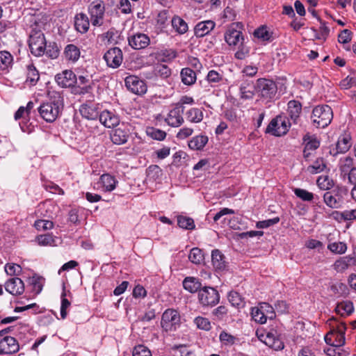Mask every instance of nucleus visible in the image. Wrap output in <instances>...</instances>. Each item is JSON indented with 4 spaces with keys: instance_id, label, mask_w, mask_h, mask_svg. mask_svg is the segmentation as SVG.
<instances>
[{
    "instance_id": "obj_19",
    "label": "nucleus",
    "mask_w": 356,
    "mask_h": 356,
    "mask_svg": "<svg viewBox=\"0 0 356 356\" xmlns=\"http://www.w3.org/2000/svg\"><path fill=\"white\" fill-rule=\"evenodd\" d=\"M216 23L212 20L200 22L196 24L194 33L196 37L202 38L209 34L215 27Z\"/></svg>"
},
{
    "instance_id": "obj_27",
    "label": "nucleus",
    "mask_w": 356,
    "mask_h": 356,
    "mask_svg": "<svg viewBox=\"0 0 356 356\" xmlns=\"http://www.w3.org/2000/svg\"><path fill=\"white\" fill-rule=\"evenodd\" d=\"M264 306H261V309L259 308H253L252 310V318L256 321L261 324L265 323L266 322L267 317L264 314V313L261 311L262 309L265 307L269 308L270 309L271 316H270V318H273L274 312H273V308L270 306L267 303H264Z\"/></svg>"
},
{
    "instance_id": "obj_2",
    "label": "nucleus",
    "mask_w": 356,
    "mask_h": 356,
    "mask_svg": "<svg viewBox=\"0 0 356 356\" xmlns=\"http://www.w3.org/2000/svg\"><path fill=\"white\" fill-rule=\"evenodd\" d=\"M333 112L328 105H318L315 106L311 115L312 124L316 128H325L332 122Z\"/></svg>"
},
{
    "instance_id": "obj_31",
    "label": "nucleus",
    "mask_w": 356,
    "mask_h": 356,
    "mask_svg": "<svg viewBox=\"0 0 356 356\" xmlns=\"http://www.w3.org/2000/svg\"><path fill=\"white\" fill-rule=\"evenodd\" d=\"M176 57L177 52L172 49H162L156 53V58L159 62H170Z\"/></svg>"
},
{
    "instance_id": "obj_13",
    "label": "nucleus",
    "mask_w": 356,
    "mask_h": 356,
    "mask_svg": "<svg viewBox=\"0 0 356 356\" xmlns=\"http://www.w3.org/2000/svg\"><path fill=\"white\" fill-rule=\"evenodd\" d=\"M56 81L62 88H70L76 83V76L72 70H65L55 76Z\"/></svg>"
},
{
    "instance_id": "obj_53",
    "label": "nucleus",
    "mask_w": 356,
    "mask_h": 356,
    "mask_svg": "<svg viewBox=\"0 0 356 356\" xmlns=\"http://www.w3.org/2000/svg\"><path fill=\"white\" fill-rule=\"evenodd\" d=\"M5 271L7 275L10 276L19 275L22 273V269L19 265L15 264H7L5 266Z\"/></svg>"
},
{
    "instance_id": "obj_64",
    "label": "nucleus",
    "mask_w": 356,
    "mask_h": 356,
    "mask_svg": "<svg viewBox=\"0 0 356 356\" xmlns=\"http://www.w3.org/2000/svg\"><path fill=\"white\" fill-rule=\"evenodd\" d=\"M132 294L135 298H145L147 295V291L143 286L138 284L134 287Z\"/></svg>"
},
{
    "instance_id": "obj_12",
    "label": "nucleus",
    "mask_w": 356,
    "mask_h": 356,
    "mask_svg": "<svg viewBox=\"0 0 356 356\" xmlns=\"http://www.w3.org/2000/svg\"><path fill=\"white\" fill-rule=\"evenodd\" d=\"M351 146L350 137L348 135L340 136L334 147L330 148L329 154L333 156L348 152Z\"/></svg>"
},
{
    "instance_id": "obj_17",
    "label": "nucleus",
    "mask_w": 356,
    "mask_h": 356,
    "mask_svg": "<svg viewBox=\"0 0 356 356\" xmlns=\"http://www.w3.org/2000/svg\"><path fill=\"white\" fill-rule=\"evenodd\" d=\"M225 40L229 45L236 46L243 44L244 39L241 31L231 27L226 31Z\"/></svg>"
},
{
    "instance_id": "obj_3",
    "label": "nucleus",
    "mask_w": 356,
    "mask_h": 356,
    "mask_svg": "<svg viewBox=\"0 0 356 356\" xmlns=\"http://www.w3.org/2000/svg\"><path fill=\"white\" fill-rule=\"evenodd\" d=\"M29 46L31 54L35 56H41L44 54L47 41L41 30L36 29L31 30L29 35Z\"/></svg>"
},
{
    "instance_id": "obj_56",
    "label": "nucleus",
    "mask_w": 356,
    "mask_h": 356,
    "mask_svg": "<svg viewBox=\"0 0 356 356\" xmlns=\"http://www.w3.org/2000/svg\"><path fill=\"white\" fill-rule=\"evenodd\" d=\"M46 54L51 58H56L59 55V49L55 42L49 43L47 45L45 52Z\"/></svg>"
},
{
    "instance_id": "obj_1",
    "label": "nucleus",
    "mask_w": 356,
    "mask_h": 356,
    "mask_svg": "<svg viewBox=\"0 0 356 356\" xmlns=\"http://www.w3.org/2000/svg\"><path fill=\"white\" fill-rule=\"evenodd\" d=\"M49 101L42 103L38 108L40 117L47 122H54L63 106V97L56 91L49 92Z\"/></svg>"
},
{
    "instance_id": "obj_51",
    "label": "nucleus",
    "mask_w": 356,
    "mask_h": 356,
    "mask_svg": "<svg viewBox=\"0 0 356 356\" xmlns=\"http://www.w3.org/2000/svg\"><path fill=\"white\" fill-rule=\"evenodd\" d=\"M155 74L163 79L168 78L171 74L170 69L165 65H157L154 67Z\"/></svg>"
},
{
    "instance_id": "obj_42",
    "label": "nucleus",
    "mask_w": 356,
    "mask_h": 356,
    "mask_svg": "<svg viewBox=\"0 0 356 356\" xmlns=\"http://www.w3.org/2000/svg\"><path fill=\"white\" fill-rule=\"evenodd\" d=\"M188 259L193 264H201L204 260L202 251L198 248H193L190 252Z\"/></svg>"
},
{
    "instance_id": "obj_57",
    "label": "nucleus",
    "mask_w": 356,
    "mask_h": 356,
    "mask_svg": "<svg viewBox=\"0 0 356 356\" xmlns=\"http://www.w3.org/2000/svg\"><path fill=\"white\" fill-rule=\"evenodd\" d=\"M133 356H152V353L147 347L138 345L134 348Z\"/></svg>"
},
{
    "instance_id": "obj_61",
    "label": "nucleus",
    "mask_w": 356,
    "mask_h": 356,
    "mask_svg": "<svg viewBox=\"0 0 356 356\" xmlns=\"http://www.w3.org/2000/svg\"><path fill=\"white\" fill-rule=\"evenodd\" d=\"M280 221V218L276 217L272 219H268L266 220L259 221L257 222V228H267L272 225L277 224Z\"/></svg>"
},
{
    "instance_id": "obj_24",
    "label": "nucleus",
    "mask_w": 356,
    "mask_h": 356,
    "mask_svg": "<svg viewBox=\"0 0 356 356\" xmlns=\"http://www.w3.org/2000/svg\"><path fill=\"white\" fill-rule=\"evenodd\" d=\"M129 131L119 127L115 129L111 135V140L116 145H122L127 143L129 138Z\"/></svg>"
},
{
    "instance_id": "obj_59",
    "label": "nucleus",
    "mask_w": 356,
    "mask_h": 356,
    "mask_svg": "<svg viewBox=\"0 0 356 356\" xmlns=\"http://www.w3.org/2000/svg\"><path fill=\"white\" fill-rule=\"evenodd\" d=\"M353 33L348 29H343L338 35L340 43L346 44L351 41Z\"/></svg>"
},
{
    "instance_id": "obj_58",
    "label": "nucleus",
    "mask_w": 356,
    "mask_h": 356,
    "mask_svg": "<svg viewBox=\"0 0 356 356\" xmlns=\"http://www.w3.org/2000/svg\"><path fill=\"white\" fill-rule=\"evenodd\" d=\"M65 292L63 291L61 294V306H60V316L63 319L67 316V308L70 306V302L65 298Z\"/></svg>"
},
{
    "instance_id": "obj_50",
    "label": "nucleus",
    "mask_w": 356,
    "mask_h": 356,
    "mask_svg": "<svg viewBox=\"0 0 356 356\" xmlns=\"http://www.w3.org/2000/svg\"><path fill=\"white\" fill-rule=\"evenodd\" d=\"M317 185L322 190H328L333 186V182L328 176H321L317 179Z\"/></svg>"
},
{
    "instance_id": "obj_62",
    "label": "nucleus",
    "mask_w": 356,
    "mask_h": 356,
    "mask_svg": "<svg viewBox=\"0 0 356 356\" xmlns=\"http://www.w3.org/2000/svg\"><path fill=\"white\" fill-rule=\"evenodd\" d=\"M35 226L37 229H42L44 230L51 229L54 227V223L50 220H38L35 221Z\"/></svg>"
},
{
    "instance_id": "obj_10",
    "label": "nucleus",
    "mask_w": 356,
    "mask_h": 356,
    "mask_svg": "<svg viewBox=\"0 0 356 356\" xmlns=\"http://www.w3.org/2000/svg\"><path fill=\"white\" fill-rule=\"evenodd\" d=\"M124 82L127 88L134 94L142 95L147 91L145 83L138 76H129L125 79Z\"/></svg>"
},
{
    "instance_id": "obj_7",
    "label": "nucleus",
    "mask_w": 356,
    "mask_h": 356,
    "mask_svg": "<svg viewBox=\"0 0 356 356\" xmlns=\"http://www.w3.org/2000/svg\"><path fill=\"white\" fill-rule=\"evenodd\" d=\"M161 324L166 332L175 330L180 324L179 313L173 309H166L162 315Z\"/></svg>"
},
{
    "instance_id": "obj_48",
    "label": "nucleus",
    "mask_w": 356,
    "mask_h": 356,
    "mask_svg": "<svg viewBox=\"0 0 356 356\" xmlns=\"http://www.w3.org/2000/svg\"><path fill=\"white\" fill-rule=\"evenodd\" d=\"M327 248L332 252L343 254L346 251V244L343 242H334L330 243Z\"/></svg>"
},
{
    "instance_id": "obj_41",
    "label": "nucleus",
    "mask_w": 356,
    "mask_h": 356,
    "mask_svg": "<svg viewBox=\"0 0 356 356\" xmlns=\"http://www.w3.org/2000/svg\"><path fill=\"white\" fill-rule=\"evenodd\" d=\"M146 134L152 139L157 140H163L166 137V133L164 131L154 127H147Z\"/></svg>"
},
{
    "instance_id": "obj_32",
    "label": "nucleus",
    "mask_w": 356,
    "mask_h": 356,
    "mask_svg": "<svg viewBox=\"0 0 356 356\" xmlns=\"http://www.w3.org/2000/svg\"><path fill=\"white\" fill-rule=\"evenodd\" d=\"M208 137L199 135L193 137L188 143V147L193 150H201L208 143Z\"/></svg>"
},
{
    "instance_id": "obj_4",
    "label": "nucleus",
    "mask_w": 356,
    "mask_h": 356,
    "mask_svg": "<svg viewBox=\"0 0 356 356\" xmlns=\"http://www.w3.org/2000/svg\"><path fill=\"white\" fill-rule=\"evenodd\" d=\"M346 329V325L343 322L333 326L325 336V341L332 346L342 347L346 342L345 333Z\"/></svg>"
},
{
    "instance_id": "obj_37",
    "label": "nucleus",
    "mask_w": 356,
    "mask_h": 356,
    "mask_svg": "<svg viewBox=\"0 0 356 356\" xmlns=\"http://www.w3.org/2000/svg\"><path fill=\"white\" fill-rule=\"evenodd\" d=\"M177 225L179 227L188 230H193L195 227L192 218L181 215L177 216Z\"/></svg>"
},
{
    "instance_id": "obj_25",
    "label": "nucleus",
    "mask_w": 356,
    "mask_h": 356,
    "mask_svg": "<svg viewBox=\"0 0 356 356\" xmlns=\"http://www.w3.org/2000/svg\"><path fill=\"white\" fill-rule=\"evenodd\" d=\"M211 261L216 270H222L226 267L225 256L219 250H214L211 253Z\"/></svg>"
},
{
    "instance_id": "obj_38",
    "label": "nucleus",
    "mask_w": 356,
    "mask_h": 356,
    "mask_svg": "<svg viewBox=\"0 0 356 356\" xmlns=\"http://www.w3.org/2000/svg\"><path fill=\"white\" fill-rule=\"evenodd\" d=\"M13 58L10 52L0 51V70H6L11 65Z\"/></svg>"
},
{
    "instance_id": "obj_43",
    "label": "nucleus",
    "mask_w": 356,
    "mask_h": 356,
    "mask_svg": "<svg viewBox=\"0 0 356 356\" xmlns=\"http://www.w3.org/2000/svg\"><path fill=\"white\" fill-rule=\"evenodd\" d=\"M294 194L305 202H311L314 199V194L308 191L300 188L293 189Z\"/></svg>"
},
{
    "instance_id": "obj_21",
    "label": "nucleus",
    "mask_w": 356,
    "mask_h": 356,
    "mask_svg": "<svg viewBox=\"0 0 356 356\" xmlns=\"http://www.w3.org/2000/svg\"><path fill=\"white\" fill-rule=\"evenodd\" d=\"M90 22L88 16L80 13L76 15L74 17V26L77 31L81 33H86L89 29Z\"/></svg>"
},
{
    "instance_id": "obj_55",
    "label": "nucleus",
    "mask_w": 356,
    "mask_h": 356,
    "mask_svg": "<svg viewBox=\"0 0 356 356\" xmlns=\"http://www.w3.org/2000/svg\"><path fill=\"white\" fill-rule=\"evenodd\" d=\"M255 37L262 39L264 41L271 40V33L265 27H261L254 31Z\"/></svg>"
},
{
    "instance_id": "obj_5",
    "label": "nucleus",
    "mask_w": 356,
    "mask_h": 356,
    "mask_svg": "<svg viewBox=\"0 0 356 356\" xmlns=\"http://www.w3.org/2000/svg\"><path fill=\"white\" fill-rule=\"evenodd\" d=\"M253 88L259 95L266 99L274 98L277 91L275 82L265 78L258 79Z\"/></svg>"
},
{
    "instance_id": "obj_47",
    "label": "nucleus",
    "mask_w": 356,
    "mask_h": 356,
    "mask_svg": "<svg viewBox=\"0 0 356 356\" xmlns=\"http://www.w3.org/2000/svg\"><path fill=\"white\" fill-rule=\"evenodd\" d=\"M281 120V115H277L276 118H273L270 122L268 124L266 133H268L275 136V134H277V131L280 129V124L279 121Z\"/></svg>"
},
{
    "instance_id": "obj_23",
    "label": "nucleus",
    "mask_w": 356,
    "mask_h": 356,
    "mask_svg": "<svg viewBox=\"0 0 356 356\" xmlns=\"http://www.w3.org/2000/svg\"><path fill=\"white\" fill-rule=\"evenodd\" d=\"M287 112L290 118L294 123H297L300 115L302 112V104L300 102L296 100H291L288 102Z\"/></svg>"
},
{
    "instance_id": "obj_45",
    "label": "nucleus",
    "mask_w": 356,
    "mask_h": 356,
    "mask_svg": "<svg viewBox=\"0 0 356 356\" xmlns=\"http://www.w3.org/2000/svg\"><path fill=\"white\" fill-rule=\"evenodd\" d=\"M39 73L33 65L27 66L26 81H29L32 85H35L39 79Z\"/></svg>"
},
{
    "instance_id": "obj_35",
    "label": "nucleus",
    "mask_w": 356,
    "mask_h": 356,
    "mask_svg": "<svg viewBox=\"0 0 356 356\" xmlns=\"http://www.w3.org/2000/svg\"><path fill=\"white\" fill-rule=\"evenodd\" d=\"M172 26L179 34H184L188 31L187 23L181 17L175 16L172 19Z\"/></svg>"
},
{
    "instance_id": "obj_49",
    "label": "nucleus",
    "mask_w": 356,
    "mask_h": 356,
    "mask_svg": "<svg viewBox=\"0 0 356 356\" xmlns=\"http://www.w3.org/2000/svg\"><path fill=\"white\" fill-rule=\"evenodd\" d=\"M328 356H348L349 353L341 348V347L332 346L325 350Z\"/></svg>"
},
{
    "instance_id": "obj_52",
    "label": "nucleus",
    "mask_w": 356,
    "mask_h": 356,
    "mask_svg": "<svg viewBox=\"0 0 356 356\" xmlns=\"http://www.w3.org/2000/svg\"><path fill=\"white\" fill-rule=\"evenodd\" d=\"M194 322L199 329L204 330H209L211 327V323L208 318L202 316H197L195 318Z\"/></svg>"
},
{
    "instance_id": "obj_29",
    "label": "nucleus",
    "mask_w": 356,
    "mask_h": 356,
    "mask_svg": "<svg viewBox=\"0 0 356 356\" xmlns=\"http://www.w3.org/2000/svg\"><path fill=\"white\" fill-rule=\"evenodd\" d=\"M354 311L353 303L350 300H346L338 303L335 307V312L341 316H346Z\"/></svg>"
},
{
    "instance_id": "obj_39",
    "label": "nucleus",
    "mask_w": 356,
    "mask_h": 356,
    "mask_svg": "<svg viewBox=\"0 0 356 356\" xmlns=\"http://www.w3.org/2000/svg\"><path fill=\"white\" fill-rule=\"evenodd\" d=\"M100 180L106 191H111L115 188L116 181L113 176L104 174L101 176Z\"/></svg>"
},
{
    "instance_id": "obj_30",
    "label": "nucleus",
    "mask_w": 356,
    "mask_h": 356,
    "mask_svg": "<svg viewBox=\"0 0 356 356\" xmlns=\"http://www.w3.org/2000/svg\"><path fill=\"white\" fill-rule=\"evenodd\" d=\"M184 288L191 293H195L201 289L202 284L198 278L187 277L183 281Z\"/></svg>"
},
{
    "instance_id": "obj_14",
    "label": "nucleus",
    "mask_w": 356,
    "mask_h": 356,
    "mask_svg": "<svg viewBox=\"0 0 356 356\" xmlns=\"http://www.w3.org/2000/svg\"><path fill=\"white\" fill-rule=\"evenodd\" d=\"M4 286L6 291L13 296H20L24 291V282L19 277L8 280Z\"/></svg>"
},
{
    "instance_id": "obj_8",
    "label": "nucleus",
    "mask_w": 356,
    "mask_h": 356,
    "mask_svg": "<svg viewBox=\"0 0 356 356\" xmlns=\"http://www.w3.org/2000/svg\"><path fill=\"white\" fill-rule=\"evenodd\" d=\"M88 11L90 15L92 24L93 26H101L105 11L103 1L97 0L92 2L88 7Z\"/></svg>"
},
{
    "instance_id": "obj_22",
    "label": "nucleus",
    "mask_w": 356,
    "mask_h": 356,
    "mask_svg": "<svg viewBox=\"0 0 356 356\" xmlns=\"http://www.w3.org/2000/svg\"><path fill=\"white\" fill-rule=\"evenodd\" d=\"M264 342L267 346L275 350H281L284 348V342L279 339L276 333H273V332H268L266 334Z\"/></svg>"
},
{
    "instance_id": "obj_46",
    "label": "nucleus",
    "mask_w": 356,
    "mask_h": 356,
    "mask_svg": "<svg viewBox=\"0 0 356 356\" xmlns=\"http://www.w3.org/2000/svg\"><path fill=\"white\" fill-rule=\"evenodd\" d=\"M351 260L352 258L348 257L337 260L334 264V268L338 272H343L348 268Z\"/></svg>"
},
{
    "instance_id": "obj_40",
    "label": "nucleus",
    "mask_w": 356,
    "mask_h": 356,
    "mask_svg": "<svg viewBox=\"0 0 356 356\" xmlns=\"http://www.w3.org/2000/svg\"><path fill=\"white\" fill-rule=\"evenodd\" d=\"M228 299L232 305L237 308L243 307L245 305V301L243 298L236 291L229 292L228 295Z\"/></svg>"
},
{
    "instance_id": "obj_33",
    "label": "nucleus",
    "mask_w": 356,
    "mask_h": 356,
    "mask_svg": "<svg viewBox=\"0 0 356 356\" xmlns=\"http://www.w3.org/2000/svg\"><path fill=\"white\" fill-rule=\"evenodd\" d=\"M81 115L88 120H95L99 117V113L95 107L86 104H82L79 108Z\"/></svg>"
},
{
    "instance_id": "obj_20",
    "label": "nucleus",
    "mask_w": 356,
    "mask_h": 356,
    "mask_svg": "<svg viewBox=\"0 0 356 356\" xmlns=\"http://www.w3.org/2000/svg\"><path fill=\"white\" fill-rule=\"evenodd\" d=\"M356 167L354 166V159L350 156H346L340 159L339 163V169L340 171V175L343 179H346V177L353 170V168Z\"/></svg>"
},
{
    "instance_id": "obj_54",
    "label": "nucleus",
    "mask_w": 356,
    "mask_h": 356,
    "mask_svg": "<svg viewBox=\"0 0 356 356\" xmlns=\"http://www.w3.org/2000/svg\"><path fill=\"white\" fill-rule=\"evenodd\" d=\"M280 124V129L277 131V134H275V136H282L285 135L288 131L290 126V123L289 120L282 116H281V120L279 121Z\"/></svg>"
},
{
    "instance_id": "obj_6",
    "label": "nucleus",
    "mask_w": 356,
    "mask_h": 356,
    "mask_svg": "<svg viewBox=\"0 0 356 356\" xmlns=\"http://www.w3.org/2000/svg\"><path fill=\"white\" fill-rule=\"evenodd\" d=\"M198 300L204 307H213L219 302L220 295L214 288L204 286L198 291Z\"/></svg>"
},
{
    "instance_id": "obj_9",
    "label": "nucleus",
    "mask_w": 356,
    "mask_h": 356,
    "mask_svg": "<svg viewBox=\"0 0 356 356\" xmlns=\"http://www.w3.org/2000/svg\"><path fill=\"white\" fill-rule=\"evenodd\" d=\"M104 59L108 67L112 68L118 67L123 60L122 51L118 47H113L108 49L104 55Z\"/></svg>"
},
{
    "instance_id": "obj_34",
    "label": "nucleus",
    "mask_w": 356,
    "mask_h": 356,
    "mask_svg": "<svg viewBox=\"0 0 356 356\" xmlns=\"http://www.w3.org/2000/svg\"><path fill=\"white\" fill-rule=\"evenodd\" d=\"M181 81L185 85H192L196 81V74L191 68L186 67L181 71Z\"/></svg>"
},
{
    "instance_id": "obj_60",
    "label": "nucleus",
    "mask_w": 356,
    "mask_h": 356,
    "mask_svg": "<svg viewBox=\"0 0 356 356\" xmlns=\"http://www.w3.org/2000/svg\"><path fill=\"white\" fill-rule=\"evenodd\" d=\"M220 340L225 345H232L234 343L236 338L232 334L222 331L220 334Z\"/></svg>"
},
{
    "instance_id": "obj_36",
    "label": "nucleus",
    "mask_w": 356,
    "mask_h": 356,
    "mask_svg": "<svg viewBox=\"0 0 356 356\" xmlns=\"http://www.w3.org/2000/svg\"><path fill=\"white\" fill-rule=\"evenodd\" d=\"M186 118L188 121L194 123L200 122L203 120V113L197 108H192L186 113Z\"/></svg>"
},
{
    "instance_id": "obj_26",
    "label": "nucleus",
    "mask_w": 356,
    "mask_h": 356,
    "mask_svg": "<svg viewBox=\"0 0 356 356\" xmlns=\"http://www.w3.org/2000/svg\"><path fill=\"white\" fill-rule=\"evenodd\" d=\"M80 54L79 48L74 44H69L65 47L64 56L69 61L76 62L80 58Z\"/></svg>"
},
{
    "instance_id": "obj_15",
    "label": "nucleus",
    "mask_w": 356,
    "mask_h": 356,
    "mask_svg": "<svg viewBox=\"0 0 356 356\" xmlns=\"http://www.w3.org/2000/svg\"><path fill=\"white\" fill-rule=\"evenodd\" d=\"M0 348L4 354H13L19 350L17 341L13 337H5L0 341Z\"/></svg>"
},
{
    "instance_id": "obj_63",
    "label": "nucleus",
    "mask_w": 356,
    "mask_h": 356,
    "mask_svg": "<svg viewBox=\"0 0 356 356\" xmlns=\"http://www.w3.org/2000/svg\"><path fill=\"white\" fill-rule=\"evenodd\" d=\"M42 277L33 276L31 278V284L33 285V290L36 293H39L42 289V284L41 282Z\"/></svg>"
},
{
    "instance_id": "obj_28",
    "label": "nucleus",
    "mask_w": 356,
    "mask_h": 356,
    "mask_svg": "<svg viewBox=\"0 0 356 356\" xmlns=\"http://www.w3.org/2000/svg\"><path fill=\"white\" fill-rule=\"evenodd\" d=\"M323 200L328 207L338 208L340 206L341 197L334 191H328L324 194Z\"/></svg>"
},
{
    "instance_id": "obj_44",
    "label": "nucleus",
    "mask_w": 356,
    "mask_h": 356,
    "mask_svg": "<svg viewBox=\"0 0 356 356\" xmlns=\"http://www.w3.org/2000/svg\"><path fill=\"white\" fill-rule=\"evenodd\" d=\"M326 165L323 158H318L312 165L308 167L307 170L312 174H317L323 171Z\"/></svg>"
},
{
    "instance_id": "obj_16",
    "label": "nucleus",
    "mask_w": 356,
    "mask_h": 356,
    "mask_svg": "<svg viewBox=\"0 0 356 356\" xmlns=\"http://www.w3.org/2000/svg\"><path fill=\"white\" fill-rule=\"evenodd\" d=\"M99 121L106 127L113 128L118 126L120 123L119 117L113 112L105 110L99 115Z\"/></svg>"
},
{
    "instance_id": "obj_18",
    "label": "nucleus",
    "mask_w": 356,
    "mask_h": 356,
    "mask_svg": "<svg viewBox=\"0 0 356 356\" xmlns=\"http://www.w3.org/2000/svg\"><path fill=\"white\" fill-rule=\"evenodd\" d=\"M149 38L145 34L138 33L129 38V44L135 49H141L147 47Z\"/></svg>"
},
{
    "instance_id": "obj_11",
    "label": "nucleus",
    "mask_w": 356,
    "mask_h": 356,
    "mask_svg": "<svg viewBox=\"0 0 356 356\" xmlns=\"http://www.w3.org/2000/svg\"><path fill=\"white\" fill-rule=\"evenodd\" d=\"M184 111V106L177 104L176 106L170 111L165 121L167 124L173 127H178L184 123L182 114Z\"/></svg>"
}]
</instances>
